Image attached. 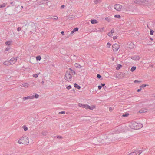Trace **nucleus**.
<instances>
[{
  "mask_svg": "<svg viewBox=\"0 0 155 155\" xmlns=\"http://www.w3.org/2000/svg\"><path fill=\"white\" fill-rule=\"evenodd\" d=\"M13 3H14L13 2H10V4H13Z\"/></svg>",
  "mask_w": 155,
  "mask_h": 155,
  "instance_id": "0e129e2a",
  "label": "nucleus"
},
{
  "mask_svg": "<svg viewBox=\"0 0 155 155\" xmlns=\"http://www.w3.org/2000/svg\"><path fill=\"white\" fill-rule=\"evenodd\" d=\"M88 109H89L90 110H93V107H91L88 105Z\"/></svg>",
  "mask_w": 155,
  "mask_h": 155,
  "instance_id": "58836bf2",
  "label": "nucleus"
},
{
  "mask_svg": "<svg viewBox=\"0 0 155 155\" xmlns=\"http://www.w3.org/2000/svg\"><path fill=\"white\" fill-rule=\"evenodd\" d=\"M20 144L28 145L29 143L28 138L26 136L22 137L18 141Z\"/></svg>",
  "mask_w": 155,
  "mask_h": 155,
  "instance_id": "f257e3e1",
  "label": "nucleus"
},
{
  "mask_svg": "<svg viewBox=\"0 0 155 155\" xmlns=\"http://www.w3.org/2000/svg\"><path fill=\"white\" fill-rule=\"evenodd\" d=\"M6 5L7 3H5L2 5H0L1 6V8H2L5 7L6 6Z\"/></svg>",
  "mask_w": 155,
  "mask_h": 155,
  "instance_id": "b1692460",
  "label": "nucleus"
},
{
  "mask_svg": "<svg viewBox=\"0 0 155 155\" xmlns=\"http://www.w3.org/2000/svg\"><path fill=\"white\" fill-rule=\"evenodd\" d=\"M69 69L71 70V73H73L74 74H76V72L74 70H71L70 68H69Z\"/></svg>",
  "mask_w": 155,
  "mask_h": 155,
  "instance_id": "c9c22d12",
  "label": "nucleus"
},
{
  "mask_svg": "<svg viewBox=\"0 0 155 155\" xmlns=\"http://www.w3.org/2000/svg\"><path fill=\"white\" fill-rule=\"evenodd\" d=\"M114 17L116 18H120V16L119 15H115Z\"/></svg>",
  "mask_w": 155,
  "mask_h": 155,
  "instance_id": "473e14b6",
  "label": "nucleus"
},
{
  "mask_svg": "<svg viewBox=\"0 0 155 155\" xmlns=\"http://www.w3.org/2000/svg\"><path fill=\"white\" fill-rule=\"evenodd\" d=\"M58 19V17H55V18H54L53 19L54 20H57Z\"/></svg>",
  "mask_w": 155,
  "mask_h": 155,
  "instance_id": "052dcab7",
  "label": "nucleus"
},
{
  "mask_svg": "<svg viewBox=\"0 0 155 155\" xmlns=\"http://www.w3.org/2000/svg\"><path fill=\"white\" fill-rule=\"evenodd\" d=\"M22 128H23L25 131H26L28 130L27 127L25 125L23 126L22 127Z\"/></svg>",
  "mask_w": 155,
  "mask_h": 155,
  "instance_id": "393cba45",
  "label": "nucleus"
},
{
  "mask_svg": "<svg viewBox=\"0 0 155 155\" xmlns=\"http://www.w3.org/2000/svg\"><path fill=\"white\" fill-rule=\"evenodd\" d=\"M150 39L151 40H153L152 38H150Z\"/></svg>",
  "mask_w": 155,
  "mask_h": 155,
  "instance_id": "774afa93",
  "label": "nucleus"
},
{
  "mask_svg": "<svg viewBox=\"0 0 155 155\" xmlns=\"http://www.w3.org/2000/svg\"><path fill=\"white\" fill-rule=\"evenodd\" d=\"M32 96H34V97L36 98H37L39 97V95L37 94H36L35 95H33Z\"/></svg>",
  "mask_w": 155,
  "mask_h": 155,
  "instance_id": "c756f323",
  "label": "nucleus"
},
{
  "mask_svg": "<svg viewBox=\"0 0 155 155\" xmlns=\"http://www.w3.org/2000/svg\"><path fill=\"white\" fill-rule=\"evenodd\" d=\"M75 66L76 67L79 68H81V66L78 63H76L75 64Z\"/></svg>",
  "mask_w": 155,
  "mask_h": 155,
  "instance_id": "a211bd4d",
  "label": "nucleus"
},
{
  "mask_svg": "<svg viewBox=\"0 0 155 155\" xmlns=\"http://www.w3.org/2000/svg\"><path fill=\"white\" fill-rule=\"evenodd\" d=\"M88 106L87 104H84L83 108H84L87 109H88Z\"/></svg>",
  "mask_w": 155,
  "mask_h": 155,
  "instance_id": "72a5a7b5",
  "label": "nucleus"
},
{
  "mask_svg": "<svg viewBox=\"0 0 155 155\" xmlns=\"http://www.w3.org/2000/svg\"><path fill=\"white\" fill-rule=\"evenodd\" d=\"M74 32H75V31H74L73 30V31H72L70 33L71 35L73 33H74Z\"/></svg>",
  "mask_w": 155,
  "mask_h": 155,
  "instance_id": "4d7b16f0",
  "label": "nucleus"
},
{
  "mask_svg": "<svg viewBox=\"0 0 155 155\" xmlns=\"http://www.w3.org/2000/svg\"><path fill=\"white\" fill-rule=\"evenodd\" d=\"M21 28L20 27H18L17 28V30L18 31H20L21 30Z\"/></svg>",
  "mask_w": 155,
  "mask_h": 155,
  "instance_id": "864d4df0",
  "label": "nucleus"
},
{
  "mask_svg": "<svg viewBox=\"0 0 155 155\" xmlns=\"http://www.w3.org/2000/svg\"><path fill=\"white\" fill-rule=\"evenodd\" d=\"M137 129H139L143 127V125L142 124H138L137 123Z\"/></svg>",
  "mask_w": 155,
  "mask_h": 155,
  "instance_id": "ddd939ff",
  "label": "nucleus"
},
{
  "mask_svg": "<svg viewBox=\"0 0 155 155\" xmlns=\"http://www.w3.org/2000/svg\"><path fill=\"white\" fill-rule=\"evenodd\" d=\"M136 47V45L132 42H130L128 44V47L130 49H134Z\"/></svg>",
  "mask_w": 155,
  "mask_h": 155,
  "instance_id": "6e6552de",
  "label": "nucleus"
},
{
  "mask_svg": "<svg viewBox=\"0 0 155 155\" xmlns=\"http://www.w3.org/2000/svg\"><path fill=\"white\" fill-rule=\"evenodd\" d=\"M23 8V6H21V8Z\"/></svg>",
  "mask_w": 155,
  "mask_h": 155,
  "instance_id": "69168bd1",
  "label": "nucleus"
},
{
  "mask_svg": "<svg viewBox=\"0 0 155 155\" xmlns=\"http://www.w3.org/2000/svg\"><path fill=\"white\" fill-rule=\"evenodd\" d=\"M122 126L121 125H119V126H118V127L116 128V129L118 130L119 128H120Z\"/></svg>",
  "mask_w": 155,
  "mask_h": 155,
  "instance_id": "de8ad7c7",
  "label": "nucleus"
},
{
  "mask_svg": "<svg viewBox=\"0 0 155 155\" xmlns=\"http://www.w3.org/2000/svg\"><path fill=\"white\" fill-rule=\"evenodd\" d=\"M101 86H102H102H105V84L104 83H103V84L101 83Z\"/></svg>",
  "mask_w": 155,
  "mask_h": 155,
  "instance_id": "13d9d810",
  "label": "nucleus"
},
{
  "mask_svg": "<svg viewBox=\"0 0 155 155\" xmlns=\"http://www.w3.org/2000/svg\"><path fill=\"white\" fill-rule=\"evenodd\" d=\"M120 47L119 45L117 44H114L112 46V48L113 51H117L119 48Z\"/></svg>",
  "mask_w": 155,
  "mask_h": 155,
  "instance_id": "20e7f679",
  "label": "nucleus"
},
{
  "mask_svg": "<svg viewBox=\"0 0 155 155\" xmlns=\"http://www.w3.org/2000/svg\"><path fill=\"white\" fill-rule=\"evenodd\" d=\"M114 29H111L110 32L112 34V33H114Z\"/></svg>",
  "mask_w": 155,
  "mask_h": 155,
  "instance_id": "603ef678",
  "label": "nucleus"
},
{
  "mask_svg": "<svg viewBox=\"0 0 155 155\" xmlns=\"http://www.w3.org/2000/svg\"><path fill=\"white\" fill-rule=\"evenodd\" d=\"M44 83V81H42V84H43Z\"/></svg>",
  "mask_w": 155,
  "mask_h": 155,
  "instance_id": "338daca9",
  "label": "nucleus"
},
{
  "mask_svg": "<svg viewBox=\"0 0 155 155\" xmlns=\"http://www.w3.org/2000/svg\"><path fill=\"white\" fill-rule=\"evenodd\" d=\"M98 88L99 90H100L102 86L99 85L98 86Z\"/></svg>",
  "mask_w": 155,
  "mask_h": 155,
  "instance_id": "6e6d98bb",
  "label": "nucleus"
},
{
  "mask_svg": "<svg viewBox=\"0 0 155 155\" xmlns=\"http://www.w3.org/2000/svg\"><path fill=\"white\" fill-rule=\"evenodd\" d=\"M136 67L133 66L131 68L130 71L132 72H133L134 71H135V69H136Z\"/></svg>",
  "mask_w": 155,
  "mask_h": 155,
  "instance_id": "5701e85b",
  "label": "nucleus"
},
{
  "mask_svg": "<svg viewBox=\"0 0 155 155\" xmlns=\"http://www.w3.org/2000/svg\"><path fill=\"white\" fill-rule=\"evenodd\" d=\"M91 23L92 24H95L97 23L98 22L96 20L93 19L91 21Z\"/></svg>",
  "mask_w": 155,
  "mask_h": 155,
  "instance_id": "2eb2a0df",
  "label": "nucleus"
},
{
  "mask_svg": "<svg viewBox=\"0 0 155 155\" xmlns=\"http://www.w3.org/2000/svg\"><path fill=\"white\" fill-rule=\"evenodd\" d=\"M140 57L137 56V55H136L132 56L131 57V59H132L133 60H139L140 59Z\"/></svg>",
  "mask_w": 155,
  "mask_h": 155,
  "instance_id": "1a4fd4ad",
  "label": "nucleus"
},
{
  "mask_svg": "<svg viewBox=\"0 0 155 155\" xmlns=\"http://www.w3.org/2000/svg\"><path fill=\"white\" fill-rule=\"evenodd\" d=\"M129 114L128 113H126L123 114L122 116L124 117H127L128 116Z\"/></svg>",
  "mask_w": 155,
  "mask_h": 155,
  "instance_id": "c85d7f7f",
  "label": "nucleus"
},
{
  "mask_svg": "<svg viewBox=\"0 0 155 155\" xmlns=\"http://www.w3.org/2000/svg\"><path fill=\"white\" fill-rule=\"evenodd\" d=\"M10 47H9V46H8V47H7V48H6L5 49V51H8L10 49Z\"/></svg>",
  "mask_w": 155,
  "mask_h": 155,
  "instance_id": "e433bc0d",
  "label": "nucleus"
},
{
  "mask_svg": "<svg viewBox=\"0 0 155 155\" xmlns=\"http://www.w3.org/2000/svg\"><path fill=\"white\" fill-rule=\"evenodd\" d=\"M97 77L98 78L100 79L101 77V76L100 74H98L97 75Z\"/></svg>",
  "mask_w": 155,
  "mask_h": 155,
  "instance_id": "37998d69",
  "label": "nucleus"
},
{
  "mask_svg": "<svg viewBox=\"0 0 155 155\" xmlns=\"http://www.w3.org/2000/svg\"><path fill=\"white\" fill-rule=\"evenodd\" d=\"M34 98V96H29L25 97L23 98V100L25 101L26 100L30 99H33Z\"/></svg>",
  "mask_w": 155,
  "mask_h": 155,
  "instance_id": "9b49d317",
  "label": "nucleus"
},
{
  "mask_svg": "<svg viewBox=\"0 0 155 155\" xmlns=\"http://www.w3.org/2000/svg\"><path fill=\"white\" fill-rule=\"evenodd\" d=\"M148 2L147 0H137L134 1L135 3L138 4H140V2L147 4Z\"/></svg>",
  "mask_w": 155,
  "mask_h": 155,
  "instance_id": "39448f33",
  "label": "nucleus"
},
{
  "mask_svg": "<svg viewBox=\"0 0 155 155\" xmlns=\"http://www.w3.org/2000/svg\"><path fill=\"white\" fill-rule=\"evenodd\" d=\"M105 19L108 22L110 21L111 20V19L109 17H106L105 18Z\"/></svg>",
  "mask_w": 155,
  "mask_h": 155,
  "instance_id": "cd10ccee",
  "label": "nucleus"
},
{
  "mask_svg": "<svg viewBox=\"0 0 155 155\" xmlns=\"http://www.w3.org/2000/svg\"><path fill=\"white\" fill-rule=\"evenodd\" d=\"M122 66L120 64H118L117 66L116 67V68L117 70L120 69L121 67Z\"/></svg>",
  "mask_w": 155,
  "mask_h": 155,
  "instance_id": "6ab92c4d",
  "label": "nucleus"
},
{
  "mask_svg": "<svg viewBox=\"0 0 155 155\" xmlns=\"http://www.w3.org/2000/svg\"><path fill=\"white\" fill-rule=\"evenodd\" d=\"M154 32V31L153 30H150V34L151 35H152L153 34Z\"/></svg>",
  "mask_w": 155,
  "mask_h": 155,
  "instance_id": "f704fd0d",
  "label": "nucleus"
},
{
  "mask_svg": "<svg viewBox=\"0 0 155 155\" xmlns=\"http://www.w3.org/2000/svg\"><path fill=\"white\" fill-rule=\"evenodd\" d=\"M65 7V5H62L61 6V9L64 8Z\"/></svg>",
  "mask_w": 155,
  "mask_h": 155,
  "instance_id": "5fc2aeb1",
  "label": "nucleus"
},
{
  "mask_svg": "<svg viewBox=\"0 0 155 155\" xmlns=\"http://www.w3.org/2000/svg\"><path fill=\"white\" fill-rule=\"evenodd\" d=\"M107 35L109 36L110 37H111L113 35L110 32H109L108 33Z\"/></svg>",
  "mask_w": 155,
  "mask_h": 155,
  "instance_id": "c03bdc74",
  "label": "nucleus"
},
{
  "mask_svg": "<svg viewBox=\"0 0 155 155\" xmlns=\"http://www.w3.org/2000/svg\"><path fill=\"white\" fill-rule=\"evenodd\" d=\"M71 88V85H69L67 87V89L68 90H69Z\"/></svg>",
  "mask_w": 155,
  "mask_h": 155,
  "instance_id": "79ce46f5",
  "label": "nucleus"
},
{
  "mask_svg": "<svg viewBox=\"0 0 155 155\" xmlns=\"http://www.w3.org/2000/svg\"><path fill=\"white\" fill-rule=\"evenodd\" d=\"M17 58H12L9 61L11 65L15 63L17 61Z\"/></svg>",
  "mask_w": 155,
  "mask_h": 155,
  "instance_id": "0eeeda50",
  "label": "nucleus"
},
{
  "mask_svg": "<svg viewBox=\"0 0 155 155\" xmlns=\"http://www.w3.org/2000/svg\"><path fill=\"white\" fill-rule=\"evenodd\" d=\"M74 85L75 87L77 88L78 89H80L81 88V87L76 83H75Z\"/></svg>",
  "mask_w": 155,
  "mask_h": 155,
  "instance_id": "dca6fc26",
  "label": "nucleus"
},
{
  "mask_svg": "<svg viewBox=\"0 0 155 155\" xmlns=\"http://www.w3.org/2000/svg\"><path fill=\"white\" fill-rule=\"evenodd\" d=\"M146 86H147V85L146 84H143L142 86H140V87H145Z\"/></svg>",
  "mask_w": 155,
  "mask_h": 155,
  "instance_id": "8fccbe9b",
  "label": "nucleus"
},
{
  "mask_svg": "<svg viewBox=\"0 0 155 155\" xmlns=\"http://www.w3.org/2000/svg\"><path fill=\"white\" fill-rule=\"evenodd\" d=\"M147 110L146 108H143L141 109L139 111V112L140 113H143L146 112L147 111Z\"/></svg>",
  "mask_w": 155,
  "mask_h": 155,
  "instance_id": "f8f14e48",
  "label": "nucleus"
},
{
  "mask_svg": "<svg viewBox=\"0 0 155 155\" xmlns=\"http://www.w3.org/2000/svg\"><path fill=\"white\" fill-rule=\"evenodd\" d=\"M65 113V112L64 111H62L59 113V114H64Z\"/></svg>",
  "mask_w": 155,
  "mask_h": 155,
  "instance_id": "09e8293b",
  "label": "nucleus"
},
{
  "mask_svg": "<svg viewBox=\"0 0 155 155\" xmlns=\"http://www.w3.org/2000/svg\"><path fill=\"white\" fill-rule=\"evenodd\" d=\"M3 64L4 65L8 66L10 65H11L10 62H9V61H5L3 63Z\"/></svg>",
  "mask_w": 155,
  "mask_h": 155,
  "instance_id": "4468645a",
  "label": "nucleus"
},
{
  "mask_svg": "<svg viewBox=\"0 0 155 155\" xmlns=\"http://www.w3.org/2000/svg\"><path fill=\"white\" fill-rule=\"evenodd\" d=\"M69 71H67L65 75L64 78L67 81L69 82L72 79V76Z\"/></svg>",
  "mask_w": 155,
  "mask_h": 155,
  "instance_id": "f03ea898",
  "label": "nucleus"
},
{
  "mask_svg": "<svg viewBox=\"0 0 155 155\" xmlns=\"http://www.w3.org/2000/svg\"><path fill=\"white\" fill-rule=\"evenodd\" d=\"M56 137L59 139H61L62 138V137L60 136H56Z\"/></svg>",
  "mask_w": 155,
  "mask_h": 155,
  "instance_id": "a18cd8bd",
  "label": "nucleus"
},
{
  "mask_svg": "<svg viewBox=\"0 0 155 155\" xmlns=\"http://www.w3.org/2000/svg\"><path fill=\"white\" fill-rule=\"evenodd\" d=\"M141 90V88H140V89H138L137 90V92H140Z\"/></svg>",
  "mask_w": 155,
  "mask_h": 155,
  "instance_id": "680f3d73",
  "label": "nucleus"
},
{
  "mask_svg": "<svg viewBox=\"0 0 155 155\" xmlns=\"http://www.w3.org/2000/svg\"><path fill=\"white\" fill-rule=\"evenodd\" d=\"M141 82V81H138L137 80H135L134 81V83H138V82Z\"/></svg>",
  "mask_w": 155,
  "mask_h": 155,
  "instance_id": "49530a36",
  "label": "nucleus"
},
{
  "mask_svg": "<svg viewBox=\"0 0 155 155\" xmlns=\"http://www.w3.org/2000/svg\"><path fill=\"white\" fill-rule=\"evenodd\" d=\"M130 154V155H136V154H135V151L131 152Z\"/></svg>",
  "mask_w": 155,
  "mask_h": 155,
  "instance_id": "ea45409f",
  "label": "nucleus"
},
{
  "mask_svg": "<svg viewBox=\"0 0 155 155\" xmlns=\"http://www.w3.org/2000/svg\"><path fill=\"white\" fill-rule=\"evenodd\" d=\"M142 151L141 150H137L135 151V154L136 155H139L142 153Z\"/></svg>",
  "mask_w": 155,
  "mask_h": 155,
  "instance_id": "9d476101",
  "label": "nucleus"
},
{
  "mask_svg": "<svg viewBox=\"0 0 155 155\" xmlns=\"http://www.w3.org/2000/svg\"><path fill=\"white\" fill-rule=\"evenodd\" d=\"M41 59V57L40 56H38L36 57V59L37 60L40 61Z\"/></svg>",
  "mask_w": 155,
  "mask_h": 155,
  "instance_id": "bb28decb",
  "label": "nucleus"
},
{
  "mask_svg": "<svg viewBox=\"0 0 155 155\" xmlns=\"http://www.w3.org/2000/svg\"><path fill=\"white\" fill-rule=\"evenodd\" d=\"M102 0H96L94 1V2L96 4H97L101 2H102Z\"/></svg>",
  "mask_w": 155,
  "mask_h": 155,
  "instance_id": "4be33fe9",
  "label": "nucleus"
},
{
  "mask_svg": "<svg viewBox=\"0 0 155 155\" xmlns=\"http://www.w3.org/2000/svg\"><path fill=\"white\" fill-rule=\"evenodd\" d=\"M29 84L28 83H24L22 84V86L25 87H29Z\"/></svg>",
  "mask_w": 155,
  "mask_h": 155,
  "instance_id": "aec40b11",
  "label": "nucleus"
},
{
  "mask_svg": "<svg viewBox=\"0 0 155 155\" xmlns=\"http://www.w3.org/2000/svg\"><path fill=\"white\" fill-rule=\"evenodd\" d=\"M111 45V44L109 42L107 43V47L109 48Z\"/></svg>",
  "mask_w": 155,
  "mask_h": 155,
  "instance_id": "a19ab883",
  "label": "nucleus"
},
{
  "mask_svg": "<svg viewBox=\"0 0 155 155\" xmlns=\"http://www.w3.org/2000/svg\"><path fill=\"white\" fill-rule=\"evenodd\" d=\"M119 77L120 78H123L124 77V76L122 73H120V74H119Z\"/></svg>",
  "mask_w": 155,
  "mask_h": 155,
  "instance_id": "7c9ffc66",
  "label": "nucleus"
},
{
  "mask_svg": "<svg viewBox=\"0 0 155 155\" xmlns=\"http://www.w3.org/2000/svg\"><path fill=\"white\" fill-rule=\"evenodd\" d=\"M40 74V73L39 72L37 74H34L33 75V77L34 78H37Z\"/></svg>",
  "mask_w": 155,
  "mask_h": 155,
  "instance_id": "412c9836",
  "label": "nucleus"
},
{
  "mask_svg": "<svg viewBox=\"0 0 155 155\" xmlns=\"http://www.w3.org/2000/svg\"><path fill=\"white\" fill-rule=\"evenodd\" d=\"M12 41H8L6 42L5 44L8 45L9 46L10 45Z\"/></svg>",
  "mask_w": 155,
  "mask_h": 155,
  "instance_id": "a878e982",
  "label": "nucleus"
},
{
  "mask_svg": "<svg viewBox=\"0 0 155 155\" xmlns=\"http://www.w3.org/2000/svg\"><path fill=\"white\" fill-rule=\"evenodd\" d=\"M137 123L134 121H132L129 124V126L132 129H137Z\"/></svg>",
  "mask_w": 155,
  "mask_h": 155,
  "instance_id": "7ed1b4c3",
  "label": "nucleus"
},
{
  "mask_svg": "<svg viewBox=\"0 0 155 155\" xmlns=\"http://www.w3.org/2000/svg\"><path fill=\"white\" fill-rule=\"evenodd\" d=\"M113 109H114L112 108V107L109 108V111L110 112H112L113 110Z\"/></svg>",
  "mask_w": 155,
  "mask_h": 155,
  "instance_id": "3c124183",
  "label": "nucleus"
},
{
  "mask_svg": "<svg viewBox=\"0 0 155 155\" xmlns=\"http://www.w3.org/2000/svg\"><path fill=\"white\" fill-rule=\"evenodd\" d=\"M117 38V37L116 36H115L113 37V39L114 40L116 39Z\"/></svg>",
  "mask_w": 155,
  "mask_h": 155,
  "instance_id": "bf43d9fd",
  "label": "nucleus"
},
{
  "mask_svg": "<svg viewBox=\"0 0 155 155\" xmlns=\"http://www.w3.org/2000/svg\"><path fill=\"white\" fill-rule=\"evenodd\" d=\"M122 6L118 4H116L114 5V8L117 11H120L121 9Z\"/></svg>",
  "mask_w": 155,
  "mask_h": 155,
  "instance_id": "423d86ee",
  "label": "nucleus"
},
{
  "mask_svg": "<svg viewBox=\"0 0 155 155\" xmlns=\"http://www.w3.org/2000/svg\"><path fill=\"white\" fill-rule=\"evenodd\" d=\"M84 104H82L79 103L78 104V106L80 107H83L84 106Z\"/></svg>",
  "mask_w": 155,
  "mask_h": 155,
  "instance_id": "2f4dec72",
  "label": "nucleus"
},
{
  "mask_svg": "<svg viewBox=\"0 0 155 155\" xmlns=\"http://www.w3.org/2000/svg\"><path fill=\"white\" fill-rule=\"evenodd\" d=\"M78 28H77V27H76V28H74L73 29L74 31L75 32L78 31Z\"/></svg>",
  "mask_w": 155,
  "mask_h": 155,
  "instance_id": "4c0bfd02",
  "label": "nucleus"
},
{
  "mask_svg": "<svg viewBox=\"0 0 155 155\" xmlns=\"http://www.w3.org/2000/svg\"><path fill=\"white\" fill-rule=\"evenodd\" d=\"M47 0H42L40 1V3L41 4H44L46 3H47L48 2H47Z\"/></svg>",
  "mask_w": 155,
  "mask_h": 155,
  "instance_id": "f3484780",
  "label": "nucleus"
},
{
  "mask_svg": "<svg viewBox=\"0 0 155 155\" xmlns=\"http://www.w3.org/2000/svg\"><path fill=\"white\" fill-rule=\"evenodd\" d=\"M61 34L63 35H64V32L63 31H61Z\"/></svg>",
  "mask_w": 155,
  "mask_h": 155,
  "instance_id": "e2e57ef3",
  "label": "nucleus"
}]
</instances>
